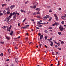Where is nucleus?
<instances>
[{
  "instance_id": "f257e3e1",
  "label": "nucleus",
  "mask_w": 66,
  "mask_h": 66,
  "mask_svg": "<svg viewBox=\"0 0 66 66\" xmlns=\"http://www.w3.org/2000/svg\"><path fill=\"white\" fill-rule=\"evenodd\" d=\"M13 15V13H10V15L9 16V17H7L6 19L7 20V22L9 21V20L10 19V18H11V17Z\"/></svg>"
},
{
  "instance_id": "f03ea898",
  "label": "nucleus",
  "mask_w": 66,
  "mask_h": 66,
  "mask_svg": "<svg viewBox=\"0 0 66 66\" xmlns=\"http://www.w3.org/2000/svg\"><path fill=\"white\" fill-rule=\"evenodd\" d=\"M59 28L60 29V30L61 31H63L64 30H65V28H63V27L61 25H60Z\"/></svg>"
},
{
  "instance_id": "7ed1b4c3",
  "label": "nucleus",
  "mask_w": 66,
  "mask_h": 66,
  "mask_svg": "<svg viewBox=\"0 0 66 66\" xmlns=\"http://www.w3.org/2000/svg\"><path fill=\"white\" fill-rule=\"evenodd\" d=\"M14 7H15V6L14 5H13L11 6L10 7V9L11 10H12V9H13V8H14Z\"/></svg>"
},
{
  "instance_id": "20e7f679",
  "label": "nucleus",
  "mask_w": 66,
  "mask_h": 66,
  "mask_svg": "<svg viewBox=\"0 0 66 66\" xmlns=\"http://www.w3.org/2000/svg\"><path fill=\"white\" fill-rule=\"evenodd\" d=\"M17 12L16 11L13 13V15H14V14H15V15H16V14H17Z\"/></svg>"
},
{
  "instance_id": "39448f33",
  "label": "nucleus",
  "mask_w": 66,
  "mask_h": 66,
  "mask_svg": "<svg viewBox=\"0 0 66 66\" xmlns=\"http://www.w3.org/2000/svg\"><path fill=\"white\" fill-rule=\"evenodd\" d=\"M15 61L17 63H18V60L17 58H15Z\"/></svg>"
},
{
  "instance_id": "423d86ee",
  "label": "nucleus",
  "mask_w": 66,
  "mask_h": 66,
  "mask_svg": "<svg viewBox=\"0 0 66 66\" xmlns=\"http://www.w3.org/2000/svg\"><path fill=\"white\" fill-rule=\"evenodd\" d=\"M38 5V3H37V2H35L34 4V5H35V6H36V5Z\"/></svg>"
},
{
  "instance_id": "0eeeda50",
  "label": "nucleus",
  "mask_w": 66,
  "mask_h": 66,
  "mask_svg": "<svg viewBox=\"0 0 66 66\" xmlns=\"http://www.w3.org/2000/svg\"><path fill=\"white\" fill-rule=\"evenodd\" d=\"M43 35H41L40 36V39H43Z\"/></svg>"
},
{
  "instance_id": "6e6552de",
  "label": "nucleus",
  "mask_w": 66,
  "mask_h": 66,
  "mask_svg": "<svg viewBox=\"0 0 66 66\" xmlns=\"http://www.w3.org/2000/svg\"><path fill=\"white\" fill-rule=\"evenodd\" d=\"M10 34V35H11L12 36V35H13V31H12L11 32V33Z\"/></svg>"
},
{
  "instance_id": "1a4fd4ad",
  "label": "nucleus",
  "mask_w": 66,
  "mask_h": 66,
  "mask_svg": "<svg viewBox=\"0 0 66 66\" xmlns=\"http://www.w3.org/2000/svg\"><path fill=\"white\" fill-rule=\"evenodd\" d=\"M51 42L50 43V44L51 46H53V42H52V41H50Z\"/></svg>"
},
{
  "instance_id": "9d476101",
  "label": "nucleus",
  "mask_w": 66,
  "mask_h": 66,
  "mask_svg": "<svg viewBox=\"0 0 66 66\" xmlns=\"http://www.w3.org/2000/svg\"><path fill=\"white\" fill-rule=\"evenodd\" d=\"M16 15H14V16H13V19L14 20H15V19H16Z\"/></svg>"
},
{
  "instance_id": "9b49d317",
  "label": "nucleus",
  "mask_w": 66,
  "mask_h": 66,
  "mask_svg": "<svg viewBox=\"0 0 66 66\" xmlns=\"http://www.w3.org/2000/svg\"><path fill=\"white\" fill-rule=\"evenodd\" d=\"M6 4H2V6L3 7H4V6H6Z\"/></svg>"
},
{
  "instance_id": "f8f14e48",
  "label": "nucleus",
  "mask_w": 66,
  "mask_h": 66,
  "mask_svg": "<svg viewBox=\"0 0 66 66\" xmlns=\"http://www.w3.org/2000/svg\"><path fill=\"white\" fill-rule=\"evenodd\" d=\"M35 10H36V11H40V9H39V8H37Z\"/></svg>"
},
{
  "instance_id": "ddd939ff",
  "label": "nucleus",
  "mask_w": 66,
  "mask_h": 66,
  "mask_svg": "<svg viewBox=\"0 0 66 66\" xmlns=\"http://www.w3.org/2000/svg\"><path fill=\"white\" fill-rule=\"evenodd\" d=\"M10 13V10H8L7 12V14H9Z\"/></svg>"
},
{
  "instance_id": "4468645a",
  "label": "nucleus",
  "mask_w": 66,
  "mask_h": 66,
  "mask_svg": "<svg viewBox=\"0 0 66 66\" xmlns=\"http://www.w3.org/2000/svg\"><path fill=\"white\" fill-rule=\"evenodd\" d=\"M52 17H51L50 19L49 20H48V21H51V20L52 19Z\"/></svg>"
},
{
  "instance_id": "2eb2a0df",
  "label": "nucleus",
  "mask_w": 66,
  "mask_h": 66,
  "mask_svg": "<svg viewBox=\"0 0 66 66\" xmlns=\"http://www.w3.org/2000/svg\"><path fill=\"white\" fill-rule=\"evenodd\" d=\"M8 51L9 52L11 53V50H10V49H9L8 50Z\"/></svg>"
},
{
  "instance_id": "dca6fc26",
  "label": "nucleus",
  "mask_w": 66,
  "mask_h": 66,
  "mask_svg": "<svg viewBox=\"0 0 66 66\" xmlns=\"http://www.w3.org/2000/svg\"><path fill=\"white\" fill-rule=\"evenodd\" d=\"M57 23H54L53 24V26H55V25H56L57 24Z\"/></svg>"
},
{
  "instance_id": "f3484780",
  "label": "nucleus",
  "mask_w": 66,
  "mask_h": 66,
  "mask_svg": "<svg viewBox=\"0 0 66 66\" xmlns=\"http://www.w3.org/2000/svg\"><path fill=\"white\" fill-rule=\"evenodd\" d=\"M3 13H4V14H6V11H5V10L3 11Z\"/></svg>"
},
{
  "instance_id": "a211bd4d",
  "label": "nucleus",
  "mask_w": 66,
  "mask_h": 66,
  "mask_svg": "<svg viewBox=\"0 0 66 66\" xmlns=\"http://www.w3.org/2000/svg\"><path fill=\"white\" fill-rule=\"evenodd\" d=\"M61 18L62 19H64V18H65V17H64V16H62L61 17Z\"/></svg>"
},
{
  "instance_id": "6ab92c4d",
  "label": "nucleus",
  "mask_w": 66,
  "mask_h": 66,
  "mask_svg": "<svg viewBox=\"0 0 66 66\" xmlns=\"http://www.w3.org/2000/svg\"><path fill=\"white\" fill-rule=\"evenodd\" d=\"M46 18H49L50 16L48 15H46Z\"/></svg>"
},
{
  "instance_id": "aec40b11",
  "label": "nucleus",
  "mask_w": 66,
  "mask_h": 66,
  "mask_svg": "<svg viewBox=\"0 0 66 66\" xmlns=\"http://www.w3.org/2000/svg\"><path fill=\"white\" fill-rule=\"evenodd\" d=\"M44 18V20H46L47 19V18H46V16L44 18Z\"/></svg>"
},
{
  "instance_id": "412c9836",
  "label": "nucleus",
  "mask_w": 66,
  "mask_h": 66,
  "mask_svg": "<svg viewBox=\"0 0 66 66\" xmlns=\"http://www.w3.org/2000/svg\"><path fill=\"white\" fill-rule=\"evenodd\" d=\"M45 40H47V37L46 36H45Z\"/></svg>"
},
{
  "instance_id": "4be33fe9",
  "label": "nucleus",
  "mask_w": 66,
  "mask_h": 66,
  "mask_svg": "<svg viewBox=\"0 0 66 66\" xmlns=\"http://www.w3.org/2000/svg\"><path fill=\"white\" fill-rule=\"evenodd\" d=\"M51 8V7H50V6H48L47 7V8L48 9H49V8Z\"/></svg>"
},
{
  "instance_id": "5701e85b",
  "label": "nucleus",
  "mask_w": 66,
  "mask_h": 66,
  "mask_svg": "<svg viewBox=\"0 0 66 66\" xmlns=\"http://www.w3.org/2000/svg\"><path fill=\"white\" fill-rule=\"evenodd\" d=\"M45 33H47L48 32L47 30H45Z\"/></svg>"
},
{
  "instance_id": "b1692460",
  "label": "nucleus",
  "mask_w": 66,
  "mask_h": 66,
  "mask_svg": "<svg viewBox=\"0 0 66 66\" xmlns=\"http://www.w3.org/2000/svg\"><path fill=\"white\" fill-rule=\"evenodd\" d=\"M22 28L23 29H26L27 28L26 27V26L24 27H22Z\"/></svg>"
},
{
  "instance_id": "393cba45",
  "label": "nucleus",
  "mask_w": 66,
  "mask_h": 66,
  "mask_svg": "<svg viewBox=\"0 0 66 66\" xmlns=\"http://www.w3.org/2000/svg\"><path fill=\"white\" fill-rule=\"evenodd\" d=\"M61 44H64V42L63 41H62L61 42Z\"/></svg>"
},
{
  "instance_id": "a878e982",
  "label": "nucleus",
  "mask_w": 66,
  "mask_h": 66,
  "mask_svg": "<svg viewBox=\"0 0 66 66\" xmlns=\"http://www.w3.org/2000/svg\"><path fill=\"white\" fill-rule=\"evenodd\" d=\"M6 38L7 39H10V38L8 37H6Z\"/></svg>"
},
{
  "instance_id": "bb28decb",
  "label": "nucleus",
  "mask_w": 66,
  "mask_h": 66,
  "mask_svg": "<svg viewBox=\"0 0 66 66\" xmlns=\"http://www.w3.org/2000/svg\"><path fill=\"white\" fill-rule=\"evenodd\" d=\"M38 27H42V25H40V24H39L38 25Z\"/></svg>"
},
{
  "instance_id": "cd10ccee",
  "label": "nucleus",
  "mask_w": 66,
  "mask_h": 66,
  "mask_svg": "<svg viewBox=\"0 0 66 66\" xmlns=\"http://www.w3.org/2000/svg\"><path fill=\"white\" fill-rule=\"evenodd\" d=\"M37 17L38 18H40V16H37Z\"/></svg>"
},
{
  "instance_id": "c85d7f7f",
  "label": "nucleus",
  "mask_w": 66,
  "mask_h": 66,
  "mask_svg": "<svg viewBox=\"0 0 66 66\" xmlns=\"http://www.w3.org/2000/svg\"><path fill=\"white\" fill-rule=\"evenodd\" d=\"M33 15H36V12H35L34 13Z\"/></svg>"
},
{
  "instance_id": "c756f323",
  "label": "nucleus",
  "mask_w": 66,
  "mask_h": 66,
  "mask_svg": "<svg viewBox=\"0 0 66 66\" xmlns=\"http://www.w3.org/2000/svg\"><path fill=\"white\" fill-rule=\"evenodd\" d=\"M2 15H3V13H0V16H1Z\"/></svg>"
},
{
  "instance_id": "7c9ffc66",
  "label": "nucleus",
  "mask_w": 66,
  "mask_h": 66,
  "mask_svg": "<svg viewBox=\"0 0 66 66\" xmlns=\"http://www.w3.org/2000/svg\"><path fill=\"white\" fill-rule=\"evenodd\" d=\"M64 21H62L61 22V23L62 24H64Z\"/></svg>"
},
{
  "instance_id": "2f4dec72",
  "label": "nucleus",
  "mask_w": 66,
  "mask_h": 66,
  "mask_svg": "<svg viewBox=\"0 0 66 66\" xmlns=\"http://www.w3.org/2000/svg\"><path fill=\"white\" fill-rule=\"evenodd\" d=\"M34 6L33 7V9H35V8H36V6L34 5Z\"/></svg>"
},
{
  "instance_id": "473e14b6",
  "label": "nucleus",
  "mask_w": 66,
  "mask_h": 66,
  "mask_svg": "<svg viewBox=\"0 0 66 66\" xmlns=\"http://www.w3.org/2000/svg\"><path fill=\"white\" fill-rule=\"evenodd\" d=\"M3 29H5L6 27L5 26H3L2 27Z\"/></svg>"
},
{
  "instance_id": "72a5a7b5",
  "label": "nucleus",
  "mask_w": 66,
  "mask_h": 66,
  "mask_svg": "<svg viewBox=\"0 0 66 66\" xmlns=\"http://www.w3.org/2000/svg\"><path fill=\"white\" fill-rule=\"evenodd\" d=\"M28 2H29V1H27V2H25L24 3H25V4H28Z\"/></svg>"
},
{
  "instance_id": "f704fd0d",
  "label": "nucleus",
  "mask_w": 66,
  "mask_h": 66,
  "mask_svg": "<svg viewBox=\"0 0 66 66\" xmlns=\"http://www.w3.org/2000/svg\"><path fill=\"white\" fill-rule=\"evenodd\" d=\"M49 12L50 13H51L52 12V10H50L49 11Z\"/></svg>"
},
{
  "instance_id": "c9c22d12",
  "label": "nucleus",
  "mask_w": 66,
  "mask_h": 66,
  "mask_svg": "<svg viewBox=\"0 0 66 66\" xmlns=\"http://www.w3.org/2000/svg\"><path fill=\"white\" fill-rule=\"evenodd\" d=\"M0 43L1 44H4V42H0Z\"/></svg>"
},
{
  "instance_id": "e433bc0d",
  "label": "nucleus",
  "mask_w": 66,
  "mask_h": 66,
  "mask_svg": "<svg viewBox=\"0 0 66 66\" xmlns=\"http://www.w3.org/2000/svg\"><path fill=\"white\" fill-rule=\"evenodd\" d=\"M27 20V19L26 18H25L23 20V22H24V21H26V20Z\"/></svg>"
},
{
  "instance_id": "4c0bfd02",
  "label": "nucleus",
  "mask_w": 66,
  "mask_h": 66,
  "mask_svg": "<svg viewBox=\"0 0 66 66\" xmlns=\"http://www.w3.org/2000/svg\"><path fill=\"white\" fill-rule=\"evenodd\" d=\"M22 12H24V11H23V10H22V9H21L20 10Z\"/></svg>"
},
{
  "instance_id": "58836bf2",
  "label": "nucleus",
  "mask_w": 66,
  "mask_h": 66,
  "mask_svg": "<svg viewBox=\"0 0 66 66\" xmlns=\"http://www.w3.org/2000/svg\"><path fill=\"white\" fill-rule=\"evenodd\" d=\"M58 34H59V35H61V33L60 32H59Z\"/></svg>"
},
{
  "instance_id": "ea45409f",
  "label": "nucleus",
  "mask_w": 66,
  "mask_h": 66,
  "mask_svg": "<svg viewBox=\"0 0 66 66\" xmlns=\"http://www.w3.org/2000/svg\"><path fill=\"white\" fill-rule=\"evenodd\" d=\"M0 56H3V53H2L0 54Z\"/></svg>"
},
{
  "instance_id": "a19ab883",
  "label": "nucleus",
  "mask_w": 66,
  "mask_h": 66,
  "mask_svg": "<svg viewBox=\"0 0 66 66\" xmlns=\"http://www.w3.org/2000/svg\"><path fill=\"white\" fill-rule=\"evenodd\" d=\"M54 16L55 17H57V16H56V14H54Z\"/></svg>"
},
{
  "instance_id": "79ce46f5",
  "label": "nucleus",
  "mask_w": 66,
  "mask_h": 66,
  "mask_svg": "<svg viewBox=\"0 0 66 66\" xmlns=\"http://www.w3.org/2000/svg\"><path fill=\"white\" fill-rule=\"evenodd\" d=\"M56 20H57L58 19V18L57 17H55V18Z\"/></svg>"
},
{
  "instance_id": "37998d69",
  "label": "nucleus",
  "mask_w": 66,
  "mask_h": 66,
  "mask_svg": "<svg viewBox=\"0 0 66 66\" xmlns=\"http://www.w3.org/2000/svg\"><path fill=\"white\" fill-rule=\"evenodd\" d=\"M55 48H57V45H55Z\"/></svg>"
},
{
  "instance_id": "c03bdc74",
  "label": "nucleus",
  "mask_w": 66,
  "mask_h": 66,
  "mask_svg": "<svg viewBox=\"0 0 66 66\" xmlns=\"http://www.w3.org/2000/svg\"><path fill=\"white\" fill-rule=\"evenodd\" d=\"M30 26H29V25H26V28H27V27H29Z\"/></svg>"
},
{
  "instance_id": "a18cd8bd",
  "label": "nucleus",
  "mask_w": 66,
  "mask_h": 66,
  "mask_svg": "<svg viewBox=\"0 0 66 66\" xmlns=\"http://www.w3.org/2000/svg\"><path fill=\"white\" fill-rule=\"evenodd\" d=\"M64 17L65 18L66 17V14H65L64 15Z\"/></svg>"
},
{
  "instance_id": "49530a36",
  "label": "nucleus",
  "mask_w": 66,
  "mask_h": 66,
  "mask_svg": "<svg viewBox=\"0 0 66 66\" xmlns=\"http://www.w3.org/2000/svg\"><path fill=\"white\" fill-rule=\"evenodd\" d=\"M7 30L8 31H9V32H10V31H11V30H10V29L9 30L8 29H7Z\"/></svg>"
},
{
  "instance_id": "de8ad7c7",
  "label": "nucleus",
  "mask_w": 66,
  "mask_h": 66,
  "mask_svg": "<svg viewBox=\"0 0 66 66\" xmlns=\"http://www.w3.org/2000/svg\"><path fill=\"white\" fill-rule=\"evenodd\" d=\"M37 14H40V13H39V12H37Z\"/></svg>"
},
{
  "instance_id": "09e8293b",
  "label": "nucleus",
  "mask_w": 66,
  "mask_h": 66,
  "mask_svg": "<svg viewBox=\"0 0 66 66\" xmlns=\"http://www.w3.org/2000/svg\"><path fill=\"white\" fill-rule=\"evenodd\" d=\"M33 7L32 6H30V7H31V9H33Z\"/></svg>"
},
{
  "instance_id": "8fccbe9b",
  "label": "nucleus",
  "mask_w": 66,
  "mask_h": 66,
  "mask_svg": "<svg viewBox=\"0 0 66 66\" xmlns=\"http://www.w3.org/2000/svg\"><path fill=\"white\" fill-rule=\"evenodd\" d=\"M53 53V54H54V55H55V53L54 52H53L52 53Z\"/></svg>"
},
{
  "instance_id": "3c124183",
  "label": "nucleus",
  "mask_w": 66,
  "mask_h": 66,
  "mask_svg": "<svg viewBox=\"0 0 66 66\" xmlns=\"http://www.w3.org/2000/svg\"><path fill=\"white\" fill-rule=\"evenodd\" d=\"M49 29H52V27H49Z\"/></svg>"
},
{
  "instance_id": "603ef678",
  "label": "nucleus",
  "mask_w": 66,
  "mask_h": 66,
  "mask_svg": "<svg viewBox=\"0 0 66 66\" xmlns=\"http://www.w3.org/2000/svg\"><path fill=\"white\" fill-rule=\"evenodd\" d=\"M61 8H60L59 9V11H61Z\"/></svg>"
},
{
  "instance_id": "864d4df0",
  "label": "nucleus",
  "mask_w": 66,
  "mask_h": 66,
  "mask_svg": "<svg viewBox=\"0 0 66 66\" xmlns=\"http://www.w3.org/2000/svg\"><path fill=\"white\" fill-rule=\"evenodd\" d=\"M16 14H17V15H19L20 14L19 13L17 12V13H16Z\"/></svg>"
},
{
  "instance_id": "5fc2aeb1",
  "label": "nucleus",
  "mask_w": 66,
  "mask_h": 66,
  "mask_svg": "<svg viewBox=\"0 0 66 66\" xmlns=\"http://www.w3.org/2000/svg\"><path fill=\"white\" fill-rule=\"evenodd\" d=\"M58 49L59 50H61V48H58Z\"/></svg>"
},
{
  "instance_id": "6e6d98bb",
  "label": "nucleus",
  "mask_w": 66,
  "mask_h": 66,
  "mask_svg": "<svg viewBox=\"0 0 66 66\" xmlns=\"http://www.w3.org/2000/svg\"><path fill=\"white\" fill-rule=\"evenodd\" d=\"M57 44V45H58V46H60V43H58Z\"/></svg>"
},
{
  "instance_id": "4d7b16f0",
  "label": "nucleus",
  "mask_w": 66,
  "mask_h": 66,
  "mask_svg": "<svg viewBox=\"0 0 66 66\" xmlns=\"http://www.w3.org/2000/svg\"><path fill=\"white\" fill-rule=\"evenodd\" d=\"M32 42H30V43H29V45H30V44H32Z\"/></svg>"
},
{
  "instance_id": "13d9d810",
  "label": "nucleus",
  "mask_w": 66,
  "mask_h": 66,
  "mask_svg": "<svg viewBox=\"0 0 66 66\" xmlns=\"http://www.w3.org/2000/svg\"><path fill=\"white\" fill-rule=\"evenodd\" d=\"M20 23H19L18 24V25L19 26H20Z\"/></svg>"
},
{
  "instance_id": "bf43d9fd",
  "label": "nucleus",
  "mask_w": 66,
  "mask_h": 66,
  "mask_svg": "<svg viewBox=\"0 0 66 66\" xmlns=\"http://www.w3.org/2000/svg\"><path fill=\"white\" fill-rule=\"evenodd\" d=\"M40 35H41V34H40L39 33L38 34V35H39V36H40Z\"/></svg>"
},
{
  "instance_id": "052dcab7",
  "label": "nucleus",
  "mask_w": 66,
  "mask_h": 66,
  "mask_svg": "<svg viewBox=\"0 0 66 66\" xmlns=\"http://www.w3.org/2000/svg\"><path fill=\"white\" fill-rule=\"evenodd\" d=\"M47 40H49V41H50V40H50V39H47Z\"/></svg>"
},
{
  "instance_id": "680f3d73",
  "label": "nucleus",
  "mask_w": 66,
  "mask_h": 66,
  "mask_svg": "<svg viewBox=\"0 0 66 66\" xmlns=\"http://www.w3.org/2000/svg\"><path fill=\"white\" fill-rule=\"evenodd\" d=\"M20 38V36H19L18 37V38Z\"/></svg>"
},
{
  "instance_id": "e2e57ef3",
  "label": "nucleus",
  "mask_w": 66,
  "mask_h": 66,
  "mask_svg": "<svg viewBox=\"0 0 66 66\" xmlns=\"http://www.w3.org/2000/svg\"><path fill=\"white\" fill-rule=\"evenodd\" d=\"M10 21H9L8 22V23L9 24V23H10V22H10Z\"/></svg>"
},
{
  "instance_id": "0e129e2a",
  "label": "nucleus",
  "mask_w": 66,
  "mask_h": 66,
  "mask_svg": "<svg viewBox=\"0 0 66 66\" xmlns=\"http://www.w3.org/2000/svg\"><path fill=\"white\" fill-rule=\"evenodd\" d=\"M53 41L54 43H55V42H56V41H55V40H54Z\"/></svg>"
},
{
  "instance_id": "69168bd1",
  "label": "nucleus",
  "mask_w": 66,
  "mask_h": 66,
  "mask_svg": "<svg viewBox=\"0 0 66 66\" xmlns=\"http://www.w3.org/2000/svg\"><path fill=\"white\" fill-rule=\"evenodd\" d=\"M45 47H46V48H47V46L46 45H45Z\"/></svg>"
},
{
  "instance_id": "338daca9",
  "label": "nucleus",
  "mask_w": 66,
  "mask_h": 66,
  "mask_svg": "<svg viewBox=\"0 0 66 66\" xmlns=\"http://www.w3.org/2000/svg\"><path fill=\"white\" fill-rule=\"evenodd\" d=\"M9 61V59H8L6 60V61Z\"/></svg>"
},
{
  "instance_id": "774afa93",
  "label": "nucleus",
  "mask_w": 66,
  "mask_h": 66,
  "mask_svg": "<svg viewBox=\"0 0 66 66\" xmlns=\"http://www.w3.org/2000/svg\"><path fill=\"white\" fill-rule=\"evenodd\" d=\"M60 65V63H58L57 66H59Z\"/></svg>"
}]
</instances>
